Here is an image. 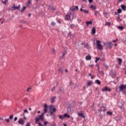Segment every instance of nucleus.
Here are the masks:
<instances>
[{
    "mask_svg": "<svg viewBox=\"0 0 126 126\" xmlns=\"http://www.w3.org/2000/svg\"><path fill=\"white\" fill-rule=\"evenodd\" d=\"M65 19L66 20H73V15H72V13L69 12L65 16Z\"/></svg>",
    "mask_w": 126,
    "mask_h": 126,
    "instance_id": "f257e3e1",
    "label": "nucleus"
},
{
    "mask_svg": "<svg viewBox=\"0 0 126 126\" xmlns=\"http://www.w3.org/2000/svg\"><path fill=\"white\" fill-rule=\"evenodd\" d=\"M96 46L97 50H102L103 49V46L101 45V41L100 40H96Z\"/></svg>",
    "mask_w": 126,
    "mask_h": 126,
    "instance_id": "f03ea898",
    "label": "nucleus"
},
{
    "mask_svg": "<svg viewBox=\"0 0 126 126\" xmlns=\"http://www.w3.org/2000/svg\"><path fill=\"white\" fill-rule=\"evenodd\" d=\"M43 116H44V114H42V115H40L38 117L35 118V123L36 124H38V122L40 121V120H41L42 121H44V119L43 118Z\"/></svg>",
    "mask_w": 126,
    "mask_h": 126,
    "instance_id": "7ed1b4c3",
    "label": "nucleus"
},
{
    "mask_svg": "<svg viewBox=\"0 0 126 126\" xmlns=\"http://www.w3.org/2000/svg\"><path fill=\"white\" fill-rule=\"evenodd\" d=\"M18 122L19 125H21L22 126H24V124L25 123V121H24V120L23 119H19Z\"/></svg>",
    "mask_w": 126,
    "mask_h": 126,
    "instance_id": "20e7f679",
    "label": "nucleus"
},
{
    "mask_svg": "<svg viewBox=\"0 0 126 126\" xmlns=\"http://www.w3.org/2000/svg\"><path fill=\"white\" fill-rule=\"evenodd\" d=\"M103 92L108 91V92H111L112 90L110 88L108 89V87H105L104 89H102Z\"/></svg>",
    "mask_w": 126,
    "mask_h": 126,
    "instance_id": "39448f33",
    "label": "nucleus"
},
{
    "mask_svg": "<svg viewBox=\"0 0 126 126\" xmlns=\"http://www.w3.org/2000/svg\"><path fill=\"white\" fill-rule=\"evenodd\" d=\"M119 89H120V91L126 90V85H121L120 86Z\"/></svg>",
    "mask_w": 126,
    "mask_h": 126,
    "instance_id": "423d86ee",
    "label": "nucleus"
},
{
    "mask_svg": "<svg viewBox=\"0 0 126 126\" xmlns=\"http://www.w3.org/2000/svg\"><path fill=\"white\" fill-rule=\"evenodd\" d=\"M107 45V48H108V49H111V48H112V41L107 42L106 43Z\"/></svg>",
    "mask_w": 126,
    "mask_h": 126,
    "instance_id": "0eeeda50",
    "label": "nucleus"
},
{
    "mask_svg": "<svg viewBox=\"0 0 126 126\" xmlns=\"http://www.w3.org/2000/svg\"><path fill=\"white\" fill-rule=\"evenodd\" d=\"M12 8L14 10L15 9H20V5H19L18 6H16L15 4H13V6L12 7Z\"/></svg>",
    "mask_w": 126,
    "mask_h": 126,
    "instance_id": "6e6552de",
    "label": "nucleus"
},
{
    "mask_svg": "<svg viewBox=\"0 0 126 126\" xmlns=\"http://www.w3.org/2000/svg\"><path fill=\"white\" fill-rule=\"evenodd\" d=\"M67 53V52L66 51H65L64 52H63V55L62 56V57H61V60H63V59H64V56H65V55H66V53Z\"/></svg>",
    "mask_w": 126,
    "mask_h": 126,
    "instance_id": "1a4fd4ad",
    "label": "nucleus"
},
{
    "mask_svg": "<svg viewBox=\"0 0 126 126\" xmlns=\"http://www.w3.org/2000/svg\"><path fill=\"white\" fill-rule=\"evenodd\" d=\"M50 112H54V113H56V112H57V110L55 107H54V106H51L50 107Z\"/></svg>",
    "mask_w": 126,
    "mask_h": 126,
    "instance_id": "9d476101",
    "label": "nucleus"
},
{
    "mask_svg": "<svg viewBox=\"0 0 126 126\" xmlns=\"http://www.w3.org/2000/svg\"><path fill=\"white\" fill-rule=\"evenodd\" d=\"M95 33H96V28L93 27L92 30V35H95Z\"/></svg>",
    "mask_w": 126,
    "mask_h": 126,
    "instance_id": "9b49d317",
    "label": "nucleus"
},
{
    "mask_svg": "<svg viewBox=\"0 0 126 126\" xmlns=\"http://www.w3.org/2000/svg\"><path fill=\"white\" fill-rule=\"evenodd\" d=\"M101 57H102V58H101V57H100V58L96 57V60L98 62V61H99V60H101V61H104V55H101Z\"/></svg>",
    "mask_w": 126,
    "mask_h": 126,
    "instance_id": "f8f14e48",
    "label": "nucleus"
},
{
    "mask_svg": "<svg viewBox=\"0 0 126 126\" xmlns=\"http://www.w3.org/2000/svg\"><path fill=\"white\" fill-rule=\"evenodd\" d=\"M31 0H28L27 1V3L26 4V6H27V7H30V4H31Z\"/></svg>",
    "mask_w": 126,
    "mask_h": 126,
    "instance_id": "ddd939ff",
    "label": "nucleus"
},
{
    "mask_svg": "<svg viewBox=\"0 0 126 126\" xmlns=\"http://www.w3.org/2000/svg\"><path fill=\"white\" fill-rule=\"evenodd\" d=\"M48 108V105L47 104L44 105V109L43 111L45 113H47V111H48V109H47Z\"/></svg>",
    "mask_w": 126,
    "mask_h": 126,
    "instance_id": "4468645a",
    "label": "nucleus"
},
{
    "mask_svg": "<svg viewBox=\"0 0 126 126\" xmlns=\"http://www.w3.org/2000/svg\"><path fill=\"white\" fill-rule=\"evenodd\" d=\"M92 84H93V81H90L87 83V86H91Z\"/></svg>",
    "mask_w": 126,
    "mask_h": 126,
    "instance_id": "2eb2a0df",
    "label": "nucleus"
},
{
    "mask_svg": "<svg viewBox=\"0 0 126 126\" xmlns=\"http://www.w3.org/2000/svg\"><path fill=\"white\" fill-rule=\"evenodd\" d=\"M78 115L81 118H83V119H85V116H84V114H83V113H78Z\"/></svg>",
    "mask_w": 126,
    "mask_h": 126,
    "instance_id": "dca6fc26",
    "label": "nucleus"
},
{
    "mask_svg": "<svg viewBox=\"0 0 126 126\" xmlns=\"http://www.w3.org/2000/svg\"><path fill=\"white\" fill-rule=\"evenodd\" d=\"M80 11H83V12H84L85 13H89V11L83 9L82 8H80Z\"/></svg>",
    "mask_w": 126,
    "mask_h": 126,
    "instance_id": "f3484780",
    "label": "nucleus"
},
{
    "mask_svg": "<svg viewBox=\"0 0 126 126\" xmlns=\"http://www.w3.org/2000/svg\"><path fill=\"white\" fill-rule=\"evenodd\" d=\"M118 17H117V20L118 21V22H122L123 20L121 19V18L120 17V15L118 14Z\"/></svg>",
    "mask_w": 126,
    "mask_h": 126,
    "instance_id": "a211bd4d",
    "label": "nucleus"
},
{
    "mask_svg": "<svg viewBox=\"0 0 126 126\" xmlns=\"http://www.w3.org/2000/svg\"><path fill=\"white\" fill-rule=\"evenodd\" d=\"M70 10L71 11H74L75 10V6H72L70 8Z\"/></svg>",
    "mask_w": 126,
    "mask_h": 126,
    "instance_id": "6ab92c4d",
    "label": "nucleus"
},
{
    "mask_svg": "<svg viewBox=\"0 0 126 126\" xmlns=\"http://www.w3.org/2000/svg\"><path fill=\"white\" fill-rule=\"evenodd\" d=\"M121 8H122L123 10H124V11H126V6L125 5H122Z\"/></svg>",
    "mask_w": 126,
    "mask_h": 126,
    "instance_id": "aec40b11",
    "label": "nucleus"
},
{
    "mask_svg": "<svg viewBox=\"0 0 126 126\" xmlns=\"http://www.w3.org/2000/svg\"><path fill=\"white\" fill-rule=\"evenodd\" d=\"M90 8H92V9H93V10H95V9H96V6L92 5L90 6Z\"/></svg>",
    "mask_w": 126,
    "mask_h": 126,
    "instance_id": "412c9836",
    "label": "nucleus"
},
{
    "mask_svg": "<svg viewBox=\"0 0 126 126\" xmlns=\"http://www.w3.org/2000/svg\"><path fill=\"white\" fill-rule=\"evenodd\" d=\"M59 71L60 73H63V68H60Z\"/></svg>",
    "mask_w": 126,
    "mask_h": 126,
    "instance_id": "4be33fe9",
    "label": "nucleus"
},
{
    "mask_svg": "<svg viewBox=\"0 0 126 126\" xmlns=\"http://www.w3.org/2000/svg\"><path fill=\"white\" fill-rule=\"evenodd\" d=\"M118 29H119L120 30H121V31H123V30H124V27H123V26H118Z\"/></svg>",
    "mask_w": 126,
    "mask_h": 126,
    "instance_id": "5701e85b",
    "label": "nucleus"
},
{
    "mask_svg": "<svg viewBox=\"0 0 126 126\" xmlns=\"http://www.w3.org/2000/svg\"><path fill=\"white\" fill-rule=\"evenodd\" d=\"M25 9H26V7L25 6H24L23 7L22 9L20 10V9L19 10H20V11L21 12H23V11H24Z\"/></svg>",
    "mask_w": 126,
    "mask_h": 126,
    "instance_id": "b1692460",
    "label": "nucleus"
},
{
    "mask_svg": "<svg viewBox=\"0 0 126 126\" xmlns=\"http://www.w3.org/2000/svg\"><path fill=\"white\" fill-rule=\"evenodd\" d=\"M86 24L88 26L89 25V24H90V25H92V22L91 21H90L89 22H86Z\"/></svg>",
    "mask_w": 126,
    "mask_h": 126,
    "instance_id": "393cba45",
    "label": "nucleus"
},
{
    "mask_svg": "<svg viewBox=\"0 0 126 126\" xmlns=\"http://www.w3.org/2000/svg\"><path fill=\"white\" fill-rule=\"evenodd\" d=\"M86 59L87 61H89V60H91V56H87L86 57Z\"/></svg>",
    "mask_w": 126,
    "mask_h": 126,
    "instance_id": "a878e982",
    "label": "nucleus"
},
{
    "mask_svg": "<svg viewBox=\"0 0 126 126\" xmlns=\"http://www.w3.org/2000/svg\"><path fill=\"white\" fill-rule=\"evenodd\" d=\"M55 99H56V96L51 98V103H55Z\"/></svg>",
    "mask_w": 126,
    "mask_h": 126,
    "instance_id": "bb28decb",
    "label": "nucleus"
},
{
    "mask_svg": "<svg viewBox=\"0 0 126 126\" xmlns=\"http://www.w3.org/2000/svg\"><path fill=\"white\" fill-rule=\"evenodd\" d=\"M95 82L97 83V84H98V85H100L101 84V81L99 80H95Z\"/></svg>",
    "mask_w": 126,
    "mask_h": 126,
    "instance_id": "cd10ccee",
    "label": "nucleus"
},
{
    "mask_svg": "<svg viewBox=\"0 0 126 126\" xmlns=\"http://www.w3.org/2000/svg\"><path fill=\"white\" fill-rule=\"evenodd\" d=\"M64 118H70V116H69V115H67L66 113L64 114Z\"/></svg>",
    "mask_w": 126,
    "mask_h": 126,
    "instance_id": "c85d7f7f",
    "label": "nucleus"
},
{
    "mask_svg": "<svg viewBox=\"0 0 126 126\" xmlns=\"http://www.w3.org/2000/svg\"><path fill=\"white\" fill-rule=\"evenodd\" d=\"M59 119H60V120H63V119H64V116L60 115L59 116Z\"/></svg>",
    "mask_w": 126,
    "mask_h": 126,
    "instance_id": "c756f323",
    "label": "nucleus"
},
{
    "mask_svg": "<svg viewBox=\"0 0 126 126\" xmlns=\"http://www.w3.org/2000/svg\"><path fill=\"white\" fill-rule=\"evenodd\" d=\"M105 26H107V25H108V26H111V23H110V22H107L105 24Z\"/></svg>",
    "mask_w": 126,
    "mask_h": 126,
    "instance_id": "7c9ffc66",
    "label": "nucleus"
},
{
    "mask_svg": "<svg viewBox=\"0 0 126 126\" xmlns=\"http://www.w3.org/2000/svg\"><path fill=\"white\" fill-rule=\"evenodd\" d=\"M107 115H109V116H112V115H113V112L108 111V112H107Z\"/></svg>",
    "mask_w": 126,
    "mask_h": 126,
    "instance_id": "2f4dec72",
    "label": "nucleus"
},
{
    "mask_svg": "<svg viewBox=\"0 0 126 126\" xmlns=\"http://www.w3.org/2000/svg\"><path fill=\"white\" fill-rule=\"evenodd\" d=\"M118 61L119 62V63H122V62H123V60L121 58H118Z\"/></svg>",
    "mask_w": 126,
    "mask_h": 126,
    "instance_id": "473e14b6",
    "label": "nucleus"
},
{
    "mask_svg": "<svg viewBox=\"0 0 126 126\" xmlns=\"http://www.w3.org/2000/svg\"><path fill=\"white\" fill-rule=\"evenodd\" d=\"M50 115L51 117H55V114L53 113V111H50Z\"/></svg>",
    "mask_w": 126,
    "mask_h": 126,
    "instance_id": "72a5a7b5",
    "label": "nucleus"
},
{
    "mask_svg": "<svg viewBox=\"0 0 126 126\" xmlns=\"http://www.w3.org/2000/svg\"><path fill=\"white\" fill-rule=\"evenodd\" d=\"M99 14V12L97 11H94V15L95 16H97Z\"/></svg>",
    "mask_w": 126,
    "mask_h": 126,
    "instance_id": "f704fd0d",
    "label": "nucleus"
},
{
    "mask_svg": "<svg viewBox=\"0 0 126 126\" xmlns=\"http://www.w3.org/2000/svg\"><path fill=\"white\" fill-rule=\"evenodd\" d=\"M74 27V24H71L70 26V28L71 29H73V28Z\"/></svg>",
    "mask_w": 126,
    "mask_h": 126,
    "instance_id": "c9c22d12",
    "label": "nucleus"
},
{
    "mask_svg": "<svg viewBox=\"0 0 126 126\" xmlns=\"http://www.w3.org/2000/svg\"><path fill=\"white\" fill-rule=\"evenodd\" d=\"M23 23V24H24L25 23L26 24H27V21H20V23Z\"/></svg>",
    "mask_w": 126,
    "mask_h": 126,
    "instance_id": "e433bc0d",
    "label": "nucleus"
},
{
    "mask_svg": "<svg viewBox=\"0 0 126 126\" xmlns=\"http://www.w3.org/2000/svg\"><path fill=\"white\" fill-rule=\"evenodd\" d=\"M118 13H122V9H118L117 10Z\"/></svg>",
    "mask_w": 126,
    "mask_h": 126,
    "instance_id": "4c0bfd02",
    "label": "nucleus"
},
{
    "mask_svg": "<svg viewBox=\"0 0 126 126\" xmlns=\"http://www.w3.org/2000/svg\"><path fill=\"white\" fill-rule=\"evenodd\" d=\"M32 90V87H30L29 88H28L27 90V92H29V91H30V90Z\"/></svg>",
    "mask_w": 126,
    "mask_h": 126,
    "instance_id": "58836bf2",
    "label": "nucleus"
},
{
    "mask_svg": "<svg viewBox=\"0 0 126 126\" xmlns=\"http://www.w3.org/2000/svg\"><path fill=\"white\" fill-rule=\"evenodd\" d=\"M52 52L53 54H56V50H55V49H54V48H52Z\"/></svg>",
    "mask_w": 126,
    "mask_h": 126,
    "instance_id": "ea45409f",
    "label": "nucleus"
},
{
    "mask_svg": "<svg viewBox=\"0 0 126 126\" xmlns=\"http://www.w3.org/2000/svg\"><path fill=\"white\" fill-rule=\"evenodd\" d=\"M6 1H7V0H4V1H2V3L5 4H6Z\"/></svg>",
    "mask_w": 126,
    "mask_h": 126,
    "instance_id": "a19ab883",
    "label": "nucleus"
},
{
    "mask_svg": "<svg viewBox=\"0 0 126 126\" xmlns=\"http://www.w3.org/2000/svg\"><path fill=\"white\" fill-rule=\"evenodd\" d=\"M13 118V115L9 116L10 120H12Z\"/></svg>",
    "mask_w": 126,
    "mask_h": 126,
    "instance_id": "79ce46f5",
    "label": "nucleus"
},
{
    "mask_svg": "<svg viewBox=\"0 0 126 126\" xmlns=\"http://www.w3.org/2000/svg\"><path fill=\"white\" fill-rule=\"evenodd\" d=\"M51 25H52V26H55V25H56V23H55L54 22H52L51 23Z\"/></svg>",
    "mask_w": 126,
    "mask_h": 126,
    "instance_id": "37998d69",
    "label": "nucleus"
},
{
    "mask_svg": "<svg viewBox=\"0 0 126 126\" xmlns=\"http://www.w3.org/2000/svg\"><path fill=\"white\" fill-rule=\"evenodd\" d=\"M38 125H39V126H45L44 125H42L41 123H38Z\"/></svg>",
    "mask_w": 126,
    "mask_h": 126,
    "instance_id": "c03bdc74",
    "label": "nucleus"
},
{
    "mask_svg": "<svg viewBox=\"0 0 126 126\" xmlns=\"http://www.w3.org/2000/svg\"><path fill=\"white\" fill-rule=\"evenodd\" d=\"M84 48H88V44H84Z\"/></svg>",
    "mask_w": 126,
    "mask_h": 126,
    "instance_id": "a18cd8bd",
    "label": "nucleus"
},
{
    "mask_svg": "<svg viewBox=\"0 0 126 126\" xmlns=\"http://www.w3.org/2000/svg\"><path fill=\"white\" fill-rule=\"evenodd\" d=\"M104 66H105L106 68H108V67H109V65H107V64H104Z\"/></svg>",
    "mask_w": 126,
    "mask_h": 126,
    "instance_id": "49530a36",
    "label": "nucleus"
},
{
    "mask_svg": "<svg viewBox=\"0 0 126 126\" xmlns=\"http://www.w3.org/2000/svg\"><path fill=\"white\" fill-rule=\"evenodd\" d=\"M113 43H116V42H118V39H115L112 41Z\"/></svg>",
    "mask_w": 126,
    "mask_h": 126,
    "instance_id": "de8ad7c7",
    "label": "nucleus"
},
{
    "mask_svg": "<svg viewBox=\"0 0 126 126\" xmlns=\"http://www.w3.org/2000/svg\"><path fill=\"white\" fill-rule=\"evenodd\" d=\"M26 126H30V124L29 122L27 123Z\"/></svg>",
    "mask_w": 126,
    "mask_h": 126,
    "instance_id": "09e8293b",
    "label": "nucleus"
},
{
    "mask_svg": "<svg viewBox=\"0 0 126 126\" xmlns=\"http://www.w3.org/2000/svg\"><path fill=\"white\" fill-rule=\"evenodd\" d=\"M24 113H27L28 114V110H27V109L24 110Z\"/></svg>",
    "mask_w": 126,
    "mask_h": 126,
    "instance_id": "8fccbe9b",
    "label": "nucleus"
},
{
    "mask_svg": "<svg viewBox=\"0 0 126 126\" xmlns=\"http://www.w3.org/2000/svg\"><path fill=\"white\" fill-rule=\"evenodd\" d=\"M77 21H78V23H80V22H81V20H80V19H77Z\"/></svg>",
    "mask_w": 126,
    "mask_h": 126,
    "instance_id": "3c124183",
    "label": "nucleus"
},
{
    "mask_svg": "<svg viewBox=\"0 0 126 126\" xmlns=\"http://www.w3.org/2000/svg\"><path fill=\"white\" fill-rule=\"evenodd\" d=\"M5 121H6L7 123H9V119H5Z\"/></svg>",
    "mask_w": 126,
    "mask_h": 126,
    "instance_id": "603ef678",
    "label": "nucleus"
},
{
    "mask_svg": "<svg viewBox=\"0 0 126 126\" xmlns=\"http://www.w3.org/2000/svg\"><path fill=\"white\" fill-rule=\"evenodd\" d=\"M75 9H77V10H78V6H75Z\"/></svg>",
    "mask_w": 126,
    "mask_h": 126,
    "instance_id": "864d4df0",
    "label": "nucleus"
},
{
    "mask_svg": "<svg viewBox=\"0 0 126 126\" xmlns=\"http://www.w3.org/2000/svg\"><path fill=\"white\" fill-rule=\"evenodd\" d=\"M17 120V117H15L14 118V122H16V120Z\"/></svg>",
    "mask_w": 126,
    "mask_h": 126,
    "instance_id": "5fc2aeb1",
    "label": "nucleus"
},
{
    "mask_svg": "<svg viewBox=\"0 0 126 126\" xmlns=\"http://www.w3.org/2000/svg\"><path fill=\"white\" fill-rule=\"evenodd\" d=\"M55 89H56V87H54L52 88V91H54V90H55Z\"/></svg>",
    "mask_w": 126,
    "mask_h": 126,
    "instance_id": "6e6d98bb",
    "label": "nucleus"
},
{
    "mask_svg": "<svg viewBox=\"0 0 126 126\" xmlns=\"http://www.w3.org/2000/svg\"><path fill=\"white\" fill-rule=\"evenodd\" d=\"M71 32H69L68 33V36H71Z\"/></svg>",
    "mask_w": 126,
    "mask_h": 126,
    "instance_id": "4d7b16f0",
    "label": "nucleus"
},
{
    "mask_svg": "<svg viewBox=\"0 0 126 126\" xmlns=\"http://www.w3.org/2000/svg\"><path fill=\"white\" fill-rule=\"evenodd\" d=\"M103 112H105L106 111H107V109H106V108H104L103 110H102Z\"/></svg>",
    "mask_w": 126,
    "mask_h": 126,
    "instance_id": "13d9d810",
    "label": "nucleus"
},
{
    "mask_svg": "<svg viewBox=\"0 0 126 126\" xmlns=\"http://www.w3.org/2000/svg\"><path fill=\"white\" fill-rule=\"evenodd\" d=\"M103 15H104V16H107V13L104 12V13H103Z\"/></svg>",
    "mask_w": 126,
    "mask_h": 126,
    "instance_id": "bf43d9fd",
    "label": "nucleus"
},
{
    "mask_svg": "<svg viewBox=\"0 0 126 126\" xmlns=\"http://www.w3.org/2000/svg\"><path fill=\"white\" fill-rule=\"evenodd\" d=\"M96 66H97L98 69H100V67H99V64H96Z\"/></svg>",
    "mask_w": 126,
    "mask_h": 126,
    "instance_id": "052dcab7",
    "label": "nucleus"
},
{
    "mask_svg": "<svg viewBox=\"0 0 126 126\" xmlns=\"http://www.w3.org/2000/svg\"><path fill=\"white\" fill-rule=\"evenodd\" d=\"M99 117H100L101 118H103V115L100 114V115H99Z\"/></svg>",
    "mask_w": 126,
    "mask_h": 126,
    "instance_id": "680f3d73",
    "label": "nucleus"
},
{
    "mask_svg": "<svg viewBox=\"0 0 126 126\" xmlns=\"http://www.w3.org/2000/svg\"><path fill=\"white\" fill-rule=\"evenodd\" d=\"M89 1L91 3L92 1H93V0H89Z\"/></svg>",
    "mask_w": 126,
    "mask_h": 126,
    "instance_id": "e2e57ef3",
    "label": "nucleus"
},
{
    "mask_svg": "<svg viewBox=\"0 0 126 126\" xmlns=\"http://www.w3.org/2000/svg\"><path fill=\"white\" fill-rule=\"evenodd\" d=\"M44 125H47L48 124V122H44Z\"/></svg>",
    "mask_w": 126,
    "mask_h": 126,
    "instance_id": "0e129e2a",
    "label": "nucleus"
},
{
    "mask_svg": "<svg viewBox=\"0 0 126 126\" xmlns=\"http://www.w3.org/2000/svg\"><path fill=\"white\" fill-rule=\"evenodd\" d=\"M65 72H68V70H67V69H65Z\"/></svg>",
    "mask_w": 126,
    "mask_h": 126,
    "instance_id": "69168bd1",
    "label": "nucleus"
},
{
    "mask_svg": "<svg viewBox=\"0 0 126 126\" xmlns=\"http://www.w3.org/2000/svg\"><path fill=\"white\" fill-rule=\"evenodd\" d=\"M28 16V17H30V16H31V14H29Z\"/></svg>",
    "mask_w": 126,
    "mask_h": 126,
    "instance_id": "338daca9",
    "label": "nucleus"
},
{
    "mask_svg": "<svg viewBox=\"0 0 126 126\" xmlns=\"http://www.w3.org/2000/svg\"><path fill=\"white\" fill-rule=\"evenodd\" d=\"M51 9H52V10H54V11L56 10V8H52Z\"/></svg>",
    "mask_w": 126,
    "mask_h": 126,
    "instance_id": "774afa93",
    "label": "nucleus"
}]
</instances>
